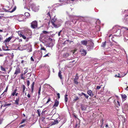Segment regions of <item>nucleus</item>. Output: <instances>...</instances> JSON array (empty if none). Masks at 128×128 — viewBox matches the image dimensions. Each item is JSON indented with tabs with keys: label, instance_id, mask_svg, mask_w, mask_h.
Wrapping results in <instances>:
<instances>
[{
	"label": "nucleus",
	"instance_id": "1",
	"mask_svg": "<svg viewBox=\"0 0 128 128\" xmlns=\"http://www.w3.org/2000/svg\"><path fill=\"white\" fill-rule=\"evenodd\" d=\"M51 22L53 26L56 28H58L60 26L59 24V21L56 20V18L52 19Z\"/></svg>",
	"mask_w": 128,
	"mask_h": 128
},
{
	"label": "nucleus",
	"instance_id": "2",
	"mask_svg": "<svg viewBox=\"0 0 128 128\" xmlns=\"http://www.w3.org/2000/svg\"><path fill=\"white\" fill-rule=\"evenodd\" d=\"M94 46V43L92 42H90L86 46L87 50L88 51H91L93 49Z\"/></svg>",
	"mask_w": 128,
	"mask_h": 128
},
{
	"label": "nucleus",
	"instance_id": "3",
	"mask_svg": "<svg viewBox=\"0 0 128 128\" xmlns=\"http://www.w3.org/2000/svg\"><path fill=\"white\" fill-rule=\"evenodd\" d=\"M30 7L33 11L34 12H36L39 9L38 7L36 6L34 4H32L30 6Z\"/></svg>",
	"mask_w": 128,
	"mask_h": 128
},
{
	"label": "nucleus",
	"instance_id": "4",
	"mask_svg": "<svg viewBox=\"0 0 128 128\" xmlns=\"http://www.w3.org/2000/svg\"><path fill=\"white\" fill-rule=\"evenodd\" d=\"M37 22L36 21H33L31 23V27L33 28H35L37 27Z\"/></svg>",
	"mask_w": 128,
	"mask_h": 128
},
{
	"label": "nucleus",
	"instance_id": "5",
	"mask_svg": "<svg viewBox=\"0 0 128 128\" xmlns=\"http://www.w3.org/2000/svg\"><path fill=\"white\" fill-rule=\"evenodd\" d=\"M91 41L89 40H84L82 41L81 42V44L82 45L86 46Z\"/></svg>",
	"mask_w": 128,
	"mask_h": 128
},
{
	"label": "nucleus",
	"instance_id": "6",
	"mask_svg": "<svg viewBox=\"0 0 128 128\" xmlns=\"http://www.w3.org/2000/svg\"><path fill=\"white\" fill-rule=\"evenodd\" d=\"M17 19L19 21H22L24 20V16H20L16 17Z\"/></svg>",
	"mask_w": 128,
	"mask_h": 128
},
{
	"label": "nucleus",
	"instance_id": "7",
	"mask_svg": "<svg viewBox=\"0 0 128 128\" xmlns=\"http://www.w3.org/2000/svg\"><path fill=\"white\" fill-rule=\"evenodd\" d=\"M80 52L83 56H85L86 54V51L83 49H80Z\"/></svg>",
	"mask_w": 128,
	"mask_h": 128
},
{
	"label": "nucleus",
	"instance_id": "8",
	"mask_svg": "<svg viewBox=\"0 0 128 128\" xmlns=\"http://www.w3.org/2000/svg\"><path fill=\"white\" fill-rule=\"evenodd\" d=\"M20 72V68L18 67H17L16 68L15 72L14 73V74H16V76Z\"/></svg>",
	"mask_w": 128,
	"mask_h": 128
},
{
	"label": "nucleus",
	"instance_id": "9",
	"mask_svg": "<svg viewBox=\"0 0 128 128\" xmlns=\"http://www.w3.org/2000/svg\"><path fill=\"white\" fill-rule=\"evenodd\" d=\"M60 121V120H54V122H52L51 123V125H55V124H58L59 122Z\"/></svg>",
	"mask_w": 128,
	"mask_h": 128
},
{
	"label": "nucleus",
	"instance_id": "10",
	"mask_svg": "<svg viewBox=\"0 0 128 128\" xmlns=\"http://www.w3.org/2000/svg\"><path fill=\"white\" fill-rule=\"evenodd\" d=\"M78 76L76 75L75 77V78L74 79V83L75 84H78V82L77 81L78 80Z\"/></svg>",
	"mask_w": 128,
	"mask_h": 128
},
{
	"label": "nucleus",
	"instance_id": "11",
	"mask_svg": "<svg viewBox=\"0 0 128 128\" xmlns=\"http://www.w3.org/2000/svg\"><path fill=\"white\" fill-rule=\"evenodd\" d=\"M123 109H124L125 110L128 111V104H125L123 106Z\"/></svg>",
	"mask_w": 128,
	"mask_h": 128
},
{
	"label": "nucleus",
	"instance_id": "12",
	"mask_svg": "<svg viewBox=\"0 0 128 128\" xmlns=\"http://www.w3.org/2000/svg\"><path fill=\"white\" fill-rule=\"evenodd\" d=\"M87 93L90 96L92 97L93 96V94L92 91L90 90H88L87 91Z\"/></svg>",
	"mask_w": 128,
	"mask_h": 128
},
{
	"label": "nucleus",
	"instance_id": "13",
	"mask_svg": "<svg viewBox=\"0 0 128 128\" xmlns=\"http://www.w3.org/2000/svg\"><path fill=\"white\" fill-rule=\"evenodd\" d=\"M59 104V102L57 100H55V103L54 105V106L55 107H57Z\"/></svg>",
	"mask_w": 128,
	"mask_h": 128
},
{
	"label": "nucleus",
	"instance_id": "14",
	"mask_svg": "<svg viewBox=\"0 0 128 128\" xmlns=\"http://www.w3.org/2000/svg\"><path fill=\"white\" fill-rule=\"evenodd\" d=\"M34 82H33L31 86V92L32 93L33 92H34Z\"/></svg>",
	"mask_w": 128,
	"mask_h": 128
},
{
	"label": "nucleus",
	"instance_id": "15",
	"mask_svg": "<svg viewBox=\"0 0 128 128\" xmlns=\"http://www.w3.org/2000/svg\"><path fill=\"white\" fill-rule=\"evenodd\" d=\"M26 35L27 36H30L32 35L31 31L30 30H28L26 32Z\"/></svg>",
	"mask_w": 128,
	"mask_h": 128
},
{
	"label": "nucleus",
	"instance_id": "16",
	"mask_svg": "<svg viewBox=\"0 0 128 128\" xmlns=\"http://www.w3.org/2000/svg\"><path fill=\"white\" fill-rule=\"evenodd\" d=\"M20 97H18V98H16V100L15 101V103L17 105L19 104L18 102L19 101Z\"/></svg>",
	"mask_w": 128,
	"mask_h": 128
},
{
	"label": "nucleus",
	"instance_id": "17",
	"mask_svg": "<svg viewBox=\"0 0 128 128\" xmlns=\"http://www.w3.org/2000/svg\"><path fill=\"white\" fill-rule=\"evenodd\" d=\"M82 110H85L86 108V106L85 105H82L81 106Z\"/></svg>",
	"mask_w": 128,
	"mask_h": 128
},
{
	"label": "nucleus",
	"instance_id": "18",
	"mask_svg": "<svg viewBox=\"0 0 128 128\" xmlns=\"http://www.w3.org/2000/svg\"><path fill=\"white\" fill-rule=\"evenodd\" d=\"M12 37H9L8 38H6L4 41V42H8L11 39Z\"/></svg>",
	"mask_w": 128,
	"mask_h": 128
},
{
	"label": "nucleus",
	"instance_id": "19",
	"mask_svg": "<svg viewBox=\"0 0 128 128\" xmlns=\"http://www.w3.org/2000/svg\"><path fill=\"white\" fill-rule=\"evenodd\" d=\"M47 12H48L46 14L47 15H48V16H49L50 17V18H51V17L52 16L51 15L52 14V12H50V11H48V10H47Z\"/></svg>",
	"mask_w": 128,
	"mask_h": 128
},
{
	"label": "nucleus",
	"instance_id": "20",
	"mask_svg": "<svg viewBox=\"0 0 128 128\" xmlns=\"http://www.w3.org/2000/svg\"><path fill=\"white\" fill-rule=\"evenodd\" d=\"M24 75V74H23V73H22V74H21L20 77L21 79L24 80H25L26 77L25 76H23Z\"/></svg>",
	"mask_w": 128,
	"mask_h": 128
},
{
	"label": "nucleus",
	"instance_id": "21",
	"mask_svg": "<svg viewBox=\"0 0 128 128\" xmlns=\"http://www.w3.org/2000/svg\"><path fill=\"white\" fill-rule=\"evenodd\" d=\"M58 76L60 78V79H61L62 78V76L61 74V71L60 70L59 71V72L58 73Z\"/></svg>",
	"mask_w": 128,
	"mask_h": 128
},
{
	"label": "nucleus",
	"instance_id": "22",
	"mask_svg": "<svg viewBox=\"0 0 128 128\" xmlns=\"http://www.w3.org/2000/svg\"><path fill=\"white\" fill-rule=\"evenodd\" d=\"M68 95L67 94H66L65 96V102H67L68 100V98L67 97Z\"/></svg>",
	"mask_w": 128,
	"mask_h": 128
},
{
	"label": "nucleus",
	"instance_id": "23",
	"mask_svg": "<svg viewBox=\"0 0 128 128\" xmlns=\"http://www.w3.org/2000/svg\"><path fill=\"white\" fill-rule=\"evenodd\" d=\"M106 41H105L104 42H102L101 45V47H104L106 45Z\"/></svg>",
	"mask_w": 128,
	"mask_h": 128
},
{
	"label": "nucleus",
	"instance_id": "24",
	"mask_svg": "<svg viewBox=\"0 0 128 128\" xmlns=\"http://www.w3.org/2000/svg\"><path fill=\"white\" fill-rule=\"evenodd\" d=\"M22 92H24L26 88V86H25L24 85H22Z\"/></svg>",
	"mask_w": 128,
	"mask_h": 128
},
{
	"label": "nucleus",
	"instance_id": "25",
	"mask_svg": "<svg viewBox=\"0 0 128 128\" xmlns=\"http://www.w3.org/2000/svg\"><path fill=\"white\" fill-rule=\"evenodd\" d=\"M16 91L17 89H15L13 92L12 94V95L13 96H14L15 95V94L16 93Z\"/></svg>",
	"mask_w": 128,
	"mask_h": 128
},
{
	"label": "nucleus",
	"instance_id": "26",
	"mask_svg": "<svg viewBox=\"0 0 128 128\" xmlns=\"http://www.w3.org/2000/svg\"><path fill=\"white\" fill-rule=\"evenodd\" d=\"M50 55V54L49 53H48L47 54H46L45 55L43 56V57H49Z\"/></svg>",
	"mask_w": 128,
	"mask_h": 128
},
{
	"label": "nucleus",
	"instance_id": "27",
	"mask_svg": "<svg viewBox=\"0 0 128 128\" xmlns=\"http://www.w3.org/2000/svg\"><path fill=\"white\" fill-rule=\"evenodd\" d=\"M20 37H22L24 39L26 38V37L24 35L22 34H20Z\"/></svg>",
	"mask_w": 128,
	"mask_h": 128
},
{
	"label": "nucleus",
	"instance_id": "28",
	"mask_svg": "<svg viewBox=\"0 0 128 128\" xmlns=\"http://www.w3.org/2000/svg\"><path fill=\"white\" fill-rule=\"evenodd\" d=\"M24 68L26 69V70L24 71V73L23 74L24 75L26 73H27L28 72V68Z\"/></svg>",
	"mask_w": 128,
	"mask_h": 128
},
{
	"label": "nucleus",
	"instance_id": "29",
	"mask_svg": "<svg viewBox=\"0 0 128 128\" xmlns=\"http://www.w3.org/2000/svg\"><path fill=\"white\" fill-rule=\"evenodd\" d=\"M0 68L1 69L2 71H4L5 72L6 71V70L5 68H3L2 66H0Z\"/></svg>",
	"mask_w": 128,
	"mask_h": 128
},
{
	"label": "nucleus",
	"instance_id": "30",
	"mask_svg": "<svg viewBox=\"0 0 128 128\" xmlns=\"http://www.w3.org/2000/svg\"><path fill=\"white\" fill-rule=\"evenodd\" d=\"M122 99H124L127 97L126 96L125 94L122 95Z\"/></svg>",
	"mask_w": 128,
	"mask_h": 128
},
{
	"label": "nucleus",
	"instance_id": "31",
	"mask_svg": "<svg viewBox=\"0 0 128 128\" xmlns=\"http://www.w3.org/2000/svg\"><path fill=\"white\" fill-rule=\"evenodd\" d=\"M41 50H44L45 51V52H46V49L44 48V47H42V46H41V48H40Z\"/></svg>",
	"mask_w": 128,
	"mask_h": 128
},
{
	"label": "nucleus",
	"instance_id": "32",
	"mask_svg": "<svg viewBox=\"0 0 128 128\" xmlns=\"http://www.w3.org/2000/svg\"><path fill=\"white\" fill-rule=\"evenodd\" d=\"M24 14L25 16H30V14L28 12L25 13Z\"/></svg>",
	"mask_w": 128,
	"mask_h": 128
},
{
	"label": "nucleus",
	"instance_id": "33",
	"mask_svg": "<svg viewBox=\"0 0 128 128\" xmlns=\"http://www.w3.org/2000/svg\"><path fill=\"white\" fill-rule=\"evenodd\" d=\"M79 98L78 96H76L75 98L74 99V101H76L79 99Z\"/></svg>",
	"mask_w": 128,
	"mask_h": 128
},
{
	"label": "nucleus",
	"instance_id": "34",
	"mask_svg": "<svg viewBox=\"0 0 128 128\" xmlns=\"http://www.w3.org/2000/svg\"><path fill=\"white\" fill-rule=\"evenodd\" d=\"M41 87L40 86V87L39 88V89L38 90V95H40V91L41 90Z\"/></svg>",
	"mask_w": 128,
	"mask_h": 128
},
{
	"label": "nucleus",
	"instance_id": "35",
	"mask_svg": "<svg viewBox=\"0 0 128 128\" xmlns=\"http://www.w3.org/2000/svg\"><path fill=\"white\" fill-rule=\"evenodd\" d=\"M100 20H98L96 22V24H100Z\"/></svg>",
	"mask_w": 128,
	"mask_h": 128
},
{
	"label": "nucleus",
	"instance_id": "36",
	"mask_svg": "<svg viewBox=\"0 0 128 128\" xmlns=\"http://www.w3.org/2000/svg\"><path fill=\"white\" fill-rule=\"evenodd\" d=\"M16 10V7H14L13 9H12V10L10 12L12 13L14 12V11L15 10Z\"/></svg>",
	"mask_w": 128,
	"mask_h": 128
},
{
	"label": "nucleus",
	"instance_id": "37",
	"mask_svg": "<svg viewBox=\"0 0 128 128\" xmlns=\"http://www.w3.org/2000/svg\"><path fill=\"white\" fill-rule=\"evenodd\" d=\"M50 100V98H49L48 99V101L46 102V104H48Z\"/></svg>",
	"mask_w": 128,
	"mask_h": 128
},
{
	"label": "nucleus",
	"instance_id": "38",
	"mask_svg": "<svg viewBox=\"0 0 128 128\" xmlns=\"http://www.w3.org/2000/svg\"><path fill=\"white\" fill-rule=\"evenodd\" d=\"M50 100V98H49L48 99V101L46 102V104H48Z\"/></svg>",
	"mask_w": 128,
	"mask_h": 128
},
{
	"label": "nucleus",
	"instance_id": "39",
	"mask_svg": "<svg viewBox=\"0 0 128 128\" xmlns=\"http://www.w3.org/2000/svg\"><path fill=\"white\" fill-rule=\"evenodd\" d=\"M5 48V47H4V46H2V49L3 50H8V49H6V48Z\"/></svg>",
	"mask_w": 128,
	"mask_h": 128
},
{
	"label": "nucleus",
	"instance_id": "40",
	"mask_svg": "<svg viewBox=\"0 0 128 128\" xmlns=\"http://www.w3.org/2000/svg\"><path fill=\"white\" fill-rule=\"evenodd\" d=\"M30 84V82L29 80H27V84L28 86Z\"/></svg>",
	"mask_w": 128,
	"mask_h": 128
},
{
	"label": "nucleus",
	"instance_id": "41",
	"mask_svg": "<svg viewBox=\"0 0 128 128\" xmlns=\"http://www.w3.org/2000/svg\"><path fill=\"white\" fill-rule=\"evenodd\" d=\"M84 95L85 97L87 99H88V98L89 96L88 95H86V94H85Z\"/></svg>",
	"mask_w": 128,
	"mask_h": 128
},
{
	"label": "nucleus",
	"instance_id": "42",
	"mask_svg": "<svg viewBox=\"0 0 128 128\" xmlns=\"http://www.w3.org/2000/svg\"><path fill=\"white\" fill-rule=\"evenodd\" d=\"M42 33L44 34H47L48 33V32L46 31H44L42 32Z\"/></svg>",
	"mask_w": 128,
	"mask_h": 128
},
{
	"label": "nucleus",
	"instance_id": "43",
	"mask_svg": "<svg viewBox=\"0 0 128 128\" xmlns=\"http://www.w3.org/2000/svg\"><path fill=\"white\" fill-rule=\"evenodd\" d=\"M101 123L102 124H103L104 122V120L103 119H101L100 120Z\"/></svg>",
	"mask_w": 128,
	"mask_h": 128
},
{
	"label": "nucleus",
	"instance_id": "44",
	"mask_svg": "<svg viewBox=\"0 0 128 128\" xmlns=\"http://www.w3.org/2000/svg\"><path fill=\"white\" fill-rule=\"evenodd\" d=\"M11 105V104H4V106H10V105Z\"/></svg>",
	"mask_w": 128,
	"mask_h": 128
},
{
	"label": "nucleus",
	"instance_id": "45",
	"mask_svg": "<svg viewBox=\"0 0 128 128\" xmlns=\"http://www.w3.org/2000/svg\"><path fill=\"white\" fill-rule=\"evenodd\" d=\"M76 50H72L71 52H72L73 54H74V53L76 51Z\"/></svg>",
	"mask_w": 128,
	"mask_h": 128
},
{
	"label": "nucleus",
	"instance_id": "46",
	"mask_svg": "<svg viewBox=\"0 0 128 128\" xmlns=\"http://www.w3.org/2000/svg\"><path fill=\"white\" fill-rule=\"evenodd\" d=\"M100 88V86H97L96 87V88L98 90H99Z\"/></svg>",
	"mask_w": 128,
	"mask_h": 128
},
{
	"label": "nucleus",
	"instance_id": "47",
	"mask_svg": "<svg viewBox=\"0 0 128 128\" xmlns=\"http://www.w3.org/2000/svg\"><path fill=\"white\" fill-rule=\"evenodd\" d=\"M57 94L58 96V98H60V94L59 93H58Z\"/></svg>",
	"mask_w": 128,
	"mask_h": 128
},
{
	"label": "nucleus",
	"instance_id": "48",
	"mask_svg": "<svg viewBox=\"0 0 128 128\" xmlns=\"http://www.w3.org/2000/svg\"><path fill=\"white\" fill-rule=\"evenodd\" d=\"M38 114H39V113H40L41 111L40 110L38 109L37 110Z\"/></svg>",
	"mask_w": 128,
	"mask_h": 128
},
{
	"label": "nucleus",
	"instance_id": "49",
	"mask_svg": "<svg viewBox=\"0 0 128 128\" xmlns=\"http://www.w3.org/2000/svg\"><path fill=\"white\" fill-rule=\"evenodd\" d=\"M118 75L117 76V75H115V76L116 77H117L118 78H120L121 77V76H119L120 74H118Z\"/></svg>",
	"mask_w": 128,
	"mask_h": 128
},
{
	"label": "nucleus",
	"instance_id": "50",
	"mask_svg": "<svg viewBox=\"0 0 128 128\" xmlns=\"http://www.w3.org/2000/svg\"><path fill=\"white\" fill-rule=\"evenodd\" d=\"M26 120V119H23L22 120V122H21V124H22V123H24L25 121Z\"/></svg>",
	"mask_w": 128,
	"mask_h": 128
},
{
	"label": "nucleus",
	"instance_id": "51",
	"mask_svg": "<svg viewBox=\"0 0 128 128\" xmlns=\"http://www.w3.org/2000/svg\"><path fill=\"white\" fill-rule=\"evenodd\" d=\"M65 56H69V54L68 53H66L65 54Z\"/></svg>",
	"mask_w": 128,
	"mask_h": 128
},
{
	"label": "nucleus",
	"instance_id": "52",
	"mask_svg": "<svg viewBox=\"0 0 128 128\" xmlns=\"http://www.w3.org/2000/svg\"><path fill=\"white\" fill-rule=\"evenodd\" d=\"M30 59H31V61H34V60L32 56L31 57Z\"/></svg>",
	"mask_w": 128,
	"mask_h": 128
},
{
	"label": "nucleus",
	"instance_id": "53",
	"mask_svg": "<svg viewBox=\"0 0 128 128\" xmlns=\"http://www.w3.org/2000/svg\"><path fill=\"white\" fill-rule=\"evenodd\" d=\"M3 9L6 12H9L8 11V10H6L5 8H3Z\"/></svg>",
	"mask_w": 128,
	"mask_h": 128
},
{
	"label": "nucleus",
	"instance_id": "54",
	"mask_svg": "<svg viewBox=\"0 0 128 128\" xmlns=\"http://www.w3.org/2000/svg\"><path fill=\"white\" fill-rule=\"evenodd\" d=\"M27 96L28 98H30V95L29 94H28L27 95Z\"/></svg>",
	"mask_w": 128,
	"mask_h": 128
},
{
	"label": "nucleus",
	"instance_id": "55",
	"mask_svg": "<svg viewBox=\"0 0 128 128\" xmlns=\"http://www.w3.org/2000/svg\"><path fill=\"white\" fill-rule=\"evenodd\" d=\"M8 88L7 87L6 88V89L4 91V92H6L7 90H8Z\"/></svg>",
	"mask_w": 128,
	"mask_h": 128
},
{
	"label": "nucleus",
	"instance_id": "56",
	"mask_svg": "<svg viewBox=\"0 0 128 128\" xmlns=\"http://www.w3.org/2000/svg\"><path fill=\"white\" fill-rule=\"evenodd\" d=\"M120 30L118 29L117 31V32L120 33Z\"/></svg>",
	"mask_w": 128,
	"mask_h": 128
},
{
	"label": "nucleus",
	"instance_id": "57",
	"mask_svg": "<svg viewBox=\"0 0 128 128\" xmlns=\"http://www.w3.org/2000/svg\"><path fill=\"white\" fill-rule=\"evenodd\" d=\"M127 86V87L125 88V90H128V86Z\"/></svg>",
	"mask_w": 128,
	"mask_h": 128
},
{
	"label": "nucleus",
	"instance_id": "58",
	"mask_svg": "<svg viewBox=\"0 0 128 128\" xmlns=\"http://www.w3.org/2000/svg\"><path fill=\"white\" fill-rule=\"evenodd\" d=\"M25 126V124H24V125H21L20 126L21 127H24V126Z\"/></svg>",
	"mask_w": 128,
	"mask_h": 128
},
{
	"label": "nucleus",
	"instance_id": "59",
	"mask_svg": "<svg viewBox=\"0 0 128 128\" xmlns=\"http://www.w3.org/2000/svg\"><path fill=\"white\" fill-rule=\"evenodd\" d=\"M105 127L106 128L108 127V124H106L105 126Z\"/></svg>",
	"mask_w": 128,
	"mask_h": 128
},
{
	"label": "nucleus",
	"instance_id": "60",
	"mask_svg": "<svg viewBox=\"0 0 128 128\" xmlns=\"http://www.w3.org/2000/svg\"><path fill=\"white\" fill-rule=\"evenodd\" d=\"M66 44V41H65L63 43V44L64 45Z\"/></svg>",
	"mask_w": 128,
	"mask_h": 128
},
{
	"label": "nucleus",
	"instance_id": "61",
	"mask_svg": "<svg viewBox=\"0 0 128 128\" xmlns=\"http://www.w3.org/2000/svg\"><path fill=\"white\" fill-rule=\"evenodd\" d=\"M32 51V49L31 48H30V50L29 52H31Z\"/></svg>",
	"mask_w": 128,
	"mask_h": 128
},
{
	"label": "nucleus",
	"instance_id": "62",
	"mask_svg": "<svg viewBox=\"0 0 128 128\" xmlns=\"http://www.w3.org/2000/svg\"><path fill=\"white\" fill-rule=\"evenodd\" d=\"M81 94H82V95H84V94H85L84 93H83V92H82L81 93Z\"/></svg>",
	"mask_w": 128,
	"mask_h": 128
},
{
	"label": "nucleus",
	"instance_id": "63",
	"mask_svg": "<svg viewBox=\"0 0 128 128\" xmlns=\"http://www.w3.org/2000/svg\"><path fill=\"white\" fill-rule=\"evenodd\" d=\"M2 38L1 37H0V41H1V40H2Z\"/></svg>",
	"mask_w": 128,
	"mask_h": 128
},
{
	"label": "nucleus",
	"instance_id": "64",
	"mask_svg": "<svg viewBox=\"0 0 128 128\" xmlns=\"http://www.w3.org/2000/svg\"><path fill=\"white\" fill-rule=\"evenodd\" d=\"M3 55L2 54H0V56H2Z\"/></svg>",
	"mask_w": 128,
	"mask_h": 128
}]
</instances>
